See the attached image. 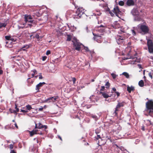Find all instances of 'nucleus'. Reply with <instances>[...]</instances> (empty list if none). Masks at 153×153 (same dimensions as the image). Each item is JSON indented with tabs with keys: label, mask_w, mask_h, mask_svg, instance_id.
Returning a JSON list of instances; mask_svg holds the SVG:
<instances>
[{
	"label": "nucleus",
	"mask_w": 153,
	"mask_h": 153,
	"mask_svg": "<svg viewBox=\"0 0 153 153\" xmlns=\"http://www.w3.org/2000/svg\"><path fill=\"white\" fill-rule=\"evenodd\" d=\"M84 12L85 10L82 8H78L76 11L75 14L73 16V17L75 19L80 18Z\"/></svg>",
	"instance_id": "obj_1"
},
{
	"label": "nucleus",
	"mask_w": 153,
	"mask_h": 153,
	"mask_svg": "<svg viewBox=\"0 0 153 153\" xmlns=\"http://www.w3.org/2000/svg\"><path fill=\"white\" fill-rule=\"evenodd\" d=\"M43 11L42 10L40 9L39 7V15L41 13V18L40 19H39V21L42 20L43 21L42 23H45L48 19V15L46 13V12L45 11L42 13Z\"/></svg>",
	"instance_id": "obj_2"
},
{
	"label": "nucleus",
	"mask_w": 153,
	"mask_h": 153,
	"mask_svg": "<svg viewBox=\"0 0 153 153\" xmlns=\"http://www.w3.org/2000/svg\"><path fill=\"white\" fill-rule=\"evenodd\" d=\"M146 107L147 110H149V114L151 116V113H153V101L152 100H149L146 102Z\"/></svg>",
	"instance_id": "obj_3"
},
{
	"label": "nucleus",
	"mask_w": 153,
	"mask_h": 153,
	"mask_svg": "<svg viewBox=\"0 0 153 153\" xmlns=\"http://www.w3.org/2000/svg\"><path fill=\"white\" fill-rule=\"evenodd\" d=\"M126 102L123 101L121 102H119L118 103L116 108H115V110L114 112L115 115L117 116V111L119 110L118 109L120 108L121 107H123L126 105Z\"/></svg>",
	"instance_id": "obj_4"
},
{
	"label": "nucleus",
	"mask_w": 153,
	"mask_h": 153,
	"mask_svg": "<svg viewBox=\"0 0 153 153\" xmlns=\"http://www.w3.org/2000/svg\"><path fill=\"white\" fill-rule=\"evenodd\" d=\"M152 40L150 39H148L147 41V45L148 47L149 52L150 53L152 52L153 48L152 47Z\"/></svg>",
	"instance_id": "obj_5"
},
{
	"label": "nucleus",
	"mask_w": 153,
	"mask_h": 153,
	"mask_svg": "<svg viewBox=\"0 0 153 153\" xmlns=\"http://www.w3.org/2000/svg\"><path fill=\"white\" fill-rule=\"evenodd\" d=\"M73 45L75 49L77 51H79L81 46H83L82 44L76 41L74 42Z\"/></svg>",
	"instance_id": "obj_6"
},
{
	"label": "nucleus",
	"mask_w": 153,
	"mask_h": 153,
	"mask_svg": "<svg viewBox=\"0 0 153 153\" xmlns=\"http://www.w3.org/2000/svg\"><path fill=\"white\" fill-rule=\"evenodd\" d=\"M59 97L58 96H55L48 98L45 100V102H55L57 101V100L58 99Z\"/></svg>",
	"instance_id": "obj_7"
},
{
	"label": "nucleus",
	"mask_w": 153,
	"mask_h": 153,
	"mask_svg": "<svg viewBox=\"0 0 153 153\" xmlns=\"http://www.w3.org/2000/svg\"><path fill=\"white\" fill-rule=\"evenodd\" d=\"M140 29L145 34L149 33V29L147 26L145 25H141L140 27Z\"/></svg>",
	"instance_id": "obj_8"
},
{
	"label": "nucleus",
	"mask_w": 153,
	"mask_h": 153,
	"mask_svg": "<svg viewBox=\"0 0 153 153\" xmlns=\"http://www.w3.org/2000/svg\"><path fill=\"white\" fill-rule=\"evenodd\" d=\"M93 35L94 36V38L98 42L100 43L102 41L103 39L102 37L98 35H96L93 33Z\"/></svg>",
	"instance_id": "obj_9"
},
{
	"label": "nucleus",
	"mask_w": 153,
	"mask_h": 153,
	"mask_svg": "<svg viewBox=\"0 0 153 153\" xmlns=\"http://www.w3.org/2000/svg\"><path fill=\"white\" fill-rule=\"evenodd\" d=\"M126 38L125 36H122L121 35H117L116 37V39L118 42H122V41Z\"/></svg>",
	"instance_id": "obj_10"
},
{
	"label": "nucleus",
	"mask_w": 153,
	"mask_h": 153,
	"mask_svg": "<svg viewBox=\"0 0 153 153\" xmlns=\"http://www.w3.org/2000/svg\"><path fill=\"white\" fill-rule=\"evenodd\" d=\"M112 26L115 29L119 28L121 27L120 25L117 21L114 22L113 24H112Z\"/></svg>",
	"instance_id": "obj_11"
},
{
	"label": "nucleus",
	"mask_w": 153,
	"mask_h": 153,
	"mask_svg": "<svg viewBox=\"0 0 153 153\" xmlns=\"http://www.w3.org/2000/svg\"><path fill=\"white\" fill-rule=\"evenodd\" d=\"M114 12L117 16H118V14H120L121 13V11H120L119 7L117 6L114 8Z\"/></svg>",
	"instance_id": "obj_12"
},
{
	"label": "nucleus",
	"mask_w": 153,
	"mask_h": 153,
	"mask_svg": "<svg viewBox=\"0 0 153 153\" xmlns=\"http://www.w3.org/2000/svg\"><path fill=\"white\" fill-rule=\"evenodd\" d=\"M36 128H37V125H36V124L35 128V129H34L32 131H29L30 134V136H32L34 134H36L37 133V132L38 131V130L36 129Z\"/></svg>",
	"instance_id": "obj_13"
},
{
	"label": "nucleus",
	"mask_w": 153,
	"mask_h": 153,
	"mask_svg": "<svg viewBox=\"0 0 153 153\" xmlns=\"http://www.w3.org/2000/svg\"><path fill=\"white\" fill-rule=\"evenodd\" d=\"M47 128V126L42 125L41 123H39V129H42L43 130L45 131Z\"/></svg>",
	"instance_id": "obj_14"
},
{
	"label": "nucleus",
	"mask_w": 153,
	"mask_h": 153,
	"mask_svg": "<svg viewBox=\"0 0 153 153\" xmlns=\"http://www.w3.org/2000/svg\"><path fill=\"white\" fill-rule=\"evenodd\" d=\"M131 13L134 16H138L139 15V13L138 10L136 9H133L131 12Z\"/></svg>",
	"instance_id": "obj_15"
},
{
	"label": "nucleus",
	"mask_w": 153,
	"mask_h": 153,
	"mask_svg": "<svg viewBox=\"0 0 153 153\" xmlns=\"http://www.w3.org/2000/svg\"><path fill=\"white\" fill-rule=\"evenodd\" d=\"M94 13H93V14L96 16H100L102 14L100 10H99V9H96L94 11Z\"/></svg>",
	"instance_id": "obj_16"
},
{
	"label": "nucleus",
	"mask_w": 153,
	"mask_h": 153,
	"mask_svg": "<svg viewBox=\"0 0 153 153\" xmlns=\"http://www.w3.org/2000/svg\"><path fill=\"white\" fill-rule=\"evenodd\" d=\"M126 4L128 6H133L134 5V2L133 0H128L126 2Z\"/></svg>",
	"instance_id": "obj_17"
},
{
	"label": "nucleus",
	"mask_w": 153,
	"mask_h": 153,
	"mask_svg": "<svg viewBox=\"0 0 153 153\" xmlns=\"http://www.w3.org/2000/svg\"><path fill=\"white\" fill-rule=\"evenodd\" d=\"M134 88L133 86H131V87H129V86H128L127 87V91L129 93H130L131 91H134Z\"/></svg>",
	"instance_id": "obj_18"
},
{
	"label": "nucleus",
	"mask_w": 153,
	"mask_h": 153,
	"mask_svg": "<svg viewBox=\"0 0 153 153\" xmlns=\"http://www.w3.org/2000/svg\"><path fill=\"white\" fill-rule=\"evenodd\" d=\"M100 94H102V96L105 98H107L110 97L105 92L100 91Z\"/></svg>",
	"instance_id": "obj_19"
},
{
	"label": "nucleus",
	"mask_w": 153,
	"mask_h": 153,
	"mask_svg": "<svg viewBox=\"0 0 153 153\" xmlns=\"http://www.w3.org/2000/svg\"><path fill=\"white\" fill-rule=\"evenodd\" d=\"M31 16L30 15H25V20L26 23H27L28 20H31Z\"/></svg>",
	"instance_id": "obj_20"
},
{
	"label": "nucleus",
	"mask_w": 153,
	"mask_h": 153,
	"mask_svg": "<svg viewBox=\"0 0 153 153\" xmlns=\"http://www.w3.org/2000/svg\"><path fill=\"white\" fill-rule=\"evenodd\" d=\"M73 34H68L67 35V39H66V41H70L71 40L72 38V37Z\"/></svg>",
	"instance_id": "obj_21"
},
{
	"label": "nucleus",
	"mask_w": 153,
	"mask_h": 153,
	"mask_svg": "<svg viewBox=\"0 0 153 153\" xmlns=\"http://www.w3.org/2000/svg\"><path fill=\"white\" fill-rule=\"evenodd\" d=\"M138 85L140 87H143L144 86V82L143 80H140L139 81Z\"/></svg>",
	"instance_id": "obj_22"
},
{
	"label": "nucleus",
	"mask_w": 153,
	"mask_h": 153,
	"mask_svg": "<svg viewBox=\"0 0 153 153\" xmlns=\"http://www.w3.org/2000/svg\"><path fill=\"white\" fill-rule=\"evenodd\" d=\"M122 74L125 76L127 78H128L129 77V75L128 74L127 72H124Z\"/></svg>",
	"instance_id": "obj_23"
},
{
	"label": "nucleus",
	"mask_w": 153,
	"mask_h": 153,
	"mask_svg": "<svg viewBox=\"0 0 153 153\" xmlns=\"http://www.w3.org/2000/svg\"><path fill=\"white\" fill-rule=\"evenodd\" d=\"M25 24L23 23L22 24H20L18 25L19 29H20L21 28H22L25 26Z\"/></svg>",
	"instance_id": "obj_24"
},
{
	"label": "nucleus",
	"mask_w": 153,
	"mask_h": 153,
	"mask_svg": "<svg viewBox=\"0 0 153 153\" xmlns=\"http://www.w3.org/2000/svg\"><path fill=\"white\" fill-rule=\"evenodd\" d=\"M29 46L28 45H25L22 48H21L20 49V51H22V50L25 51V49H24V48H25L26 49H27L28 48H29Z\"/></svg>",
	"instance_id": "obj_25"
},
{
	"label": "nucleus",
	"mask_w": 153,
	"mask_h": 153,
	"mask_svg": "<svg viewBox=\"0 0 153 153\" xmlns=\"http://www.w3.org/2000/svg\"><path fill=\"white\" fill-rule=\"evenodd\" d=\"M108 140H109L111 142V143H112V144H113V143H115V142H114V140H112L111 137H110V138L108 137L106 140V141H108Z\"/></svg>",
	"instance_id": "obj_26"
},
{
	"label": "nucleus",
	"mask_w": 153,
	"mask_h": 153,
	"mask_svg": "<svg viewBox=\"0 0 153 153\" xmlns=\"http://www.w3.org/2000/svg\"><path fill=\"white\" fill-rule=\"evenodd\" d=\"M6 24L5 23H0V28L2 27H5L6 26Z\"/></svg>",
	"instance_id": "obj_27"
},
{
	"label": "nucleus",
	"mask_w": 153,
	"mask_h": 153,
	"mask_svg": "<svg viewBox=\"0 0 153 153\" xmlns=\"http://www.w3.org/2000/svg\"><path fill=\"white\" fill-rule=\"evenodd\" d=\"M45 131H44L42 130V131H41L40 129L39 130V134L43 135L44 134Z\"/></svg>",
	"instance_id": "obj_28"
},
{
	"label": "nucleus",
	"mask_w": 153,
	"mask_h": 153,
	"mask_svg": "<svg viewBox=\"0 0 153 153\" xmlns=\"http://www.w3.org/2000/svg\"><path fill=\"white\" fill-rule=\"evenodd\" d=\"M98 27H103V28L102 29L101 31L102 32H103L104 31V29H105V26H103V25H101L100 26H98Z\"/></svg>",
	"instance_id": "obj_29"
},
{
	"label": "nucleus",
	"mask_w": 153,
	"mask_h": 153,
	"mask_svg": "<svg viewBox=\"0 0 153 153\" xmlns=\"http://www.w3.org/2000/svg\"><path fill=\"white\" fill-rule=\"evenodd\" d=\"M46 83L43 82H40L39 83V88L42 87Z\"/></svg>",
	"instance_id": "obj_30"
},
{
	"label": "nucleus",
	"mask_w": 153,
	"mask_h": 153,
	"mask_svg": "<svg viewBox=\"0 0 153 153\" xmlns=\"http://www.w3.org/2000/svg\"><path fill=\"white\" fill-rule=\"evenodd\" d=\"M32 72L33 73H32L31 74L32 75V77H33L34 76H35V74L37 72L35 70H33Z\"/></svg>",
	"instance_id": "obj_31"
},
{
	"label": "nucleus",
	"mask_w": 153,
	"mask_h": 153,
	"mask_svg": "<svg viewBox=\"0 0 153 153\" xmlns=\"http://www.w3.org/2000/svg\"><path fill=\"white\" fill-rule=\"evenodd\" d=\"M95 138L96 140H98L99 139H101V137L100 135H98L97 134V136L95 137ZM101 140H102L101 139Z\"/></svg>",
	"instance_id": "obj_32"
},
{
	"label": "nucleus",
	"mask_w": 153,
	"mask_h": 153,
	"mask_svg": "<svg viewBox=\"0 0 153 153\" xmlns=\"http://www.w3.org/2000/svg\"><path fill=\"white\" fill-rule=\"evenodd\" d=\"M119 4L120 6H123L124 5V3L123 1H120L119 2Z\"/></svg>",
	"instance_id": "obj_33"
},
{
	"label": "nucleus",
	"mask_w": 153,
	"mask_h": 153,
	"mask_svg": "<svg viewBox=\"0 0 153 153\" xmlns=\"http://www.w3.org/2000/svg\"><path fill=\"white\" fill-rule=\"evenodd\" d=\"M131 32H132V34L134 36H135L136 35V32L134 30H131Z\"/></svg>",
	"instance_id": "obj_34"
},
{
	"label": "nucleus",
	"mask_w": 153,
	"mask_h": 153,
	"mask_svg": "<svg viewBox=\"0 0 153 153\" xmlns=\"http://www.w3.org/2000/svg\"><path fill=\"white\" fill-rule=\"evenodd\" d=\"M26 108L28 110H30L32 109V107L31 105H28L26 106Z\"/></svg>",
	"instance_id": "obj_35"
},
{
	"label": "nucleus",
	"mask_w": 153,
	"mask_h": 153,
	"mask_svg": "<svg viewBox=\"0 0 153 153\" xmlns=\"http://www.w3.org/2000/svg\"><path fill=\"white\" fill-rule=\"evenodd\" d=\"M111 75L112 77H113V79H115L116 78V76H117L115 74H114V73H112L111 74Z\"/></svg>",
	"instance_id": "obj_36"
},
{
	"label": "nucleus",
	"mask_w": 153,
	"mask_h": 153,
	"mask_svg": "<svg viewBox=\"0 0 153 153\" xmlns=\"http://www.w3.org/2000/svg\"><path fill=\"white\" fill-rule=\"evenodd\" d=\"M100 129H97L95 130V133L97 134L98 133H100Z\"/></svg>",
	"instance_id": "obj_37"
},
{
	"label": "nucleus",
	"mask_w": 153,
	"mask_h": 153,
	"mask_svg": "<svg viewBox=\"0 0 153 153\" xmlns=\"http://www.w3.org/2000/svg\"><path fill=\"white\" fill-rule=\"evenodd\" d=\"M105 85L106 86V88H108L110 86V84L108 82H106L105 84Z\"/></svg>",
	"instance_id": "obj_38"
},
{
	"label": "nucleus",
	"mask_w": 153,
	"mask_h": 153,
	"mask_svg": "<svg viewBox=\"0 0 153 153\" xmlns=\"http://www.w3.org/2000/svg\"><path fill=\"white\" fill-rule=\"evenodd\" d=\"M9 110H10V112L11 113H16V111L14 110H13L11 109H10Z\"/></svg>",
	"instance_id": "obj_39"
},
{
	"label": "nucleus",
	"mask_w": 153,
	"mask_h": 153,
	"mask_svg": "<svg viewBox=\"0 0 153 153\" xmlns=\"http://www.w3.org/2000/svg\"><path fill=\"white\" fill-rule=\"evenodd\" d=\"M11 36H5V38L7 40H10Z\"/></svg>",
	"instance_id": "obj_40"
},
{
	"label": "nucleus",
	"mask_w": 153,
	"mask_h": 153,
	"mask_svg": "<svg viewBox=\"0 0 153 153\" xmlns=\"http://www.w3.org/2000/svg\"><path fill=\"white\" fill-rule=\"evenodd\" d=\"M84 49L85 50V51L86 52H88L90 51L88 48L87 47H84Z\"/></svg>",
	"instance_id": "obj_41"
},
{
	"label": "nucleus",
	"mask_w": 153,
	"mask_h": 153,
	"mask_svg": "<svg viewBox=\"0 0 153 153\" xmlns=\"http://www.w3.org/2000/svg\"><path fill=\"white\" fill-rule=\"evenodd\" d=\"M15 109H16V110L15 111H16V113L17 112H18L19 111V109L17 108V105L16 104H15Z\"/></svg>",
	"instance_id": "obj_42"
},
{
	"label": "nucleus",
	"mask_w": 153,
	"mask_h": 153,
	"mask_svg": "<svg viewBox=\"0 0 153 153\" xmlns=\"http://www.w3.org/2000/svg\"><path fill=\"white\" fill-rule=\"evenodd\" d=\"M51 53V52L49 50H48L47 51L46 53V55H48L49 54H50Z\"/></svg>",
	"instance_id": "obj_43"
},
{
	"label": "nucleus",
	"mask_w": 153,
	"mask_h": 153,
	"mask_svg": "<svg viewBox=\"0 0 153 153\" xmlns=\"http://www.w3.org/2000/svg\"><path fill=\"white\" fill-rule=\"evenodd\" d=\"M152 75L153 74L151 72H150L149 73V76L151 77V79H152Z\"/></svg>",
	"instance_id": "obj_44"
},
{
	"label": "nucleus",
	"mask_w": 153,
	"mask_h": 153,
	"mask_svg": "<svg viewBox=\"0 0 153 153\" xmlns=\"http://www.w3.org/2000/svg\"><path fill=\"white\" fill-rule=\"evenodd\" d=\"M47 58V57L46 56H43L42 57V61H45Z\"/></svg>",
	"instance_id": "obj_45"
},
{
	"label": "nucleus",
	"mask_w": 153,
	"mask_h": 153,
	"mask_svg": "<svg viewBox=\"0 0 153 153\" xmlns=\"http://www.w3.org/2000/svg\"><path fill=\"white\" fill-rule=\"evenodd\" d=\"M105 87L104 86H102L101 87V88L100 90V91H103L105 89Z\"/></svg>",
	"instance_id": "obj_46"
},
{
	"label": "nucleus",
	"mask_w": 153,
	"mask_h": 153,
	"mask_svg": "<svg viewBox=\"0 0 153 153\" xmlns=\"http://www.w3.org/2000/svg\"><path fill=\"white\" fill-rule=\"evenodd\" d=\"M72 80L73 81V83H75L76 81V79L74 77L72 78Z\"/></svg>",
	"instance_id": "obj_47"
},
{
	"label": "nucleus",
	"mask_w": 153,
	"mask_h": 153,
	"mask_svg": "<svg viewBox=\"0 0 153 153\" xmlns=\"http://www.w3.org/2000/svg\"><path fill=\"white\" fill-rule=\"evenodd\" d=\"M115 93L117 94V97L120 96V94L119 92L117 91H116V92H115Z\"/></svg>",
	"instance_id": "obj_48"
},
{
	"label": "nucleus",
	"mask_w": 153,
	"mask_h": 153,
	"mask_svg": "<svg viewBox=\"0 0 153 153\" xmlns=\"http://www.w3.org/2000/svg\"><path fill=\"white\" fill-rule=\"evenodd\" d=\"M91 117L93 118H94L95 119H96L97 118V116L96 115H92Z\"/></svg>",
	"instance_id": "obj_49"
},
{
	"label": "nucleus",
	"mask_w": 153,
	"mask_h": 153,
	"mask_svg": "<svg viewBox=\"0 0 153 153\" xmlns=\"http://www.w3.org/2000/svg\"><path fill=\"white\" fill-rule=\"evenodd\" d=\"M10 40L13 41H16V40L15 39H14L11 36L10 37Z\"/></svg>",
	"instance_id": "obj_50"
},
{
	"label": "nucleus",
	"mask_w": 153,
	"mask_h": 153,
	"mask_svg": "<svg viewBox=\"0 0 153 153\" xmlns=\"http://www.w3.org/2000/svg\"><path fill=\"white\" fill-rule=\"evenodd\" d=\"M109 13L110 14L111 16H114V14H113L111 11L109 12Z\"/></svg>",
	"instance_id": "obj_51"
},
{
	"label": "nucleus",
	"mask_w": 153,
	"mask_h": 153,
	"mask_svg": "<svg viewBox=\"0 0 153 153\" xmlns=\"http://www.w3.org/2000/svg\"><path fill=\"white\" fill-rule=\"evenodd\" d=\"M27 26L26 27V28L28 27H31L32 26V25L31 24H28Z\"/></svg>",
	"instance_id": "obj_52"
},
{
	"label": "nucleus",
	"mask_w": 153,
	"mask_h": 153,
	"mask_svg": "<svg viewBox=\"0 0 153 153\" xmlns=\"http://www.w3.org/2000/svg\"><path fill=\"white\" fill-rule=\"evenodd\" d=\"M41 74H40V75H39V79H42L43 77L42 76V75H41Z\"/></svg>",
	"instance_id": "obj_53"
},
{
	"label": "nucleus",
	"mask_w": 153,
	"mask_h": 153,
	"mask_svg": "<svg viewBox=\"0 0 153 153\" xmlns=\"http://www.w3.org/2000/svg\"><path fill=\"white\" fill-rule=\"evenodd\" d=\"M21 111L22 112H27V111H26L25 110L21 109Z\"/></svg>",
	"instance_id": "obj_54"
},
{
	"label": "nucleus",
	"mask_w": 153,
	"mask_h": 153,
	"mask_svg": "<svg viewBox=\"0 0 153 153\" xmlns=\"http://www.w3.org/2000/svg\"><path fill=\"white\" fill-rule=\"evenodd\" d=\"M43 109V108L42 106H40V108H39V111H42Z\"/></svg>",
	"instance_id": "obj_55"
},
{
	"label": "nucleus",
	"mask_w": 153,
	"mask_h": 153,
	"mask_svg": "<svg viewBox=\"0 0 153 153\" xmlns=\"http://www.w3.org/2000/svg\"><path fill=\"white\" fill-rule=\"evenodd\" d=\"M3 73V71L1 69V67H0V74H1Z\"/></svg>",
	"instance_id": "obj_56"
},
{
	"label": "nucleus",
	"mask_w": 153,
	"mask_h": 153,
	"mask_svg": "<svg viewBox=\"0 0 153 153\" xmlns=\"http://www.w3.org/2000/svg\"><path fill=\"white\" fill-rule=\"evenodd\" d=\"M13 145L12 144H10V148L11 149H12L13 148Z\"/></svg>",
	"instance_id": "obj_57"
},
{
	"label": "nucleus",
	"mask_w": 153,
	"mask_h": 153,
	"mask_svg": "<svg viewBox=\"0 0 153 153\" xmlns=\"http://www.w3.org/2000/svg\"><path fill=\"white\" fill-rule=\"evenodd\" d=\"M112 90H113L115 92H116V88H112Z\"/></svg>",
	"instance_id": "obj_58"
},
{
	"label": "nucleus",
	"mask_w": 153,
	"mask_h": 153,
	"mask_svg": "<svg viewBox=\"0 0 153 153\" xmlns=\"http://www.w3.org/2000/svg\"><path fill=\"white\" fill-rule=\"evenodd\" d=\"M10 153H16L14 150H12L10 151Z\"/></svg>",
	"instance_id": "obj_59"
},
{
	"label": "nucleus",
	"mask_w": 153,
	"mask_h": 153,
	"mask_svg": "<svg viewBox=\"0 0 153 153\" xmlns=\"http://www.w3.org/2000/svg\"><path fill=\"white\" fill-rule=\"evenodd\" d=\"M32 23L33 22V21L31 20H28V21H27V22Z\"/></svg>",
	"instance_id": "obj_60"
},
{
	"label": "nucleus",
	"mask_w": 153,
	"mask_h": 153,
	"mask_svg": "<svg viewBox=\"0 0 153 153\" xmlns=\"http://www.w3.org/2000/svg\"><path fill=\"white\" fill-rule=\"evenodd\" d=\"M58 138L61 141H62V137L60 136H58Z\"/></svg>",
	"instance_id": "obj_61"
},
{
	"label": "nucleus",
	"mask_w": 153,
	"mask_h": 153,
	"mask_svg": "<svg viewBox=\"0 0 153 153\" xmlns=\"http://www.w3.org/2000/svg\"><path fill=\"white\" fill-rule=\"evenodd\" d=\"M138 66L140 68H141V65L140 64H138Z\"/></svg>",
	"instance_id": "obj_62"
},
{
	"label": "nucleus",
	"mask_w": 153,
	"mask_h": 153,
	"mask_svg": "<svg viewBox=\"0 0 153 153\" xmlns=\"http://www.w3.org/2000/svg\"><path fill=\"white\" fill-rule=\"evenodd\" d=\"M107 10V11H108L109 12L111 11H110V9L109 8H108Z\"/></svg>",
	"instance_id": "obj_63"
},
{
	"label": "nucleus",
	"mask_w": 153,
	"mask_h": 153,
	"mask_svg": "<svg viewBox=\"0 0 153 153\" xmlns=\"http://www.w3.org/2000/svg\"><path fill=\"white\" fill-rule=\"evenodd\" d=\"M36 89H38V84L37 85H36Z\"/></svg>",
	"instance_id": "obj_64"
}]
</instances>
